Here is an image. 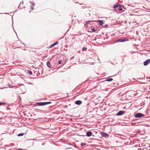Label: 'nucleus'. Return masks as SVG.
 <instances>
[{"label":"nucleus","instance_id":"ddd939ff","mask_svg":"<svg viewBox=\"0 0 150 150\" xmlns=\"http://www.w3.org/2000/svg\"><path fill=\"white\" fill-rule=\"evenodd\" d=\"M87 48L86 47H83L82 48V50L83 51H86L87 50Z\"/></svg>","mask_w":150,"mask_h":150},{"label":"nucleus","instance_id":"f03ea898","mask_svg":"<svg viewBox=\"0 0 150 150\" xmlns=\"http://www.w3.org/2000/svg\"><path fill=\"white\" fill-rule=\"evenodd\" d=\"M128 40H129L127 39H120L117 40L116 42H123Z\"/></svg>","mask_w":150,"mask_h":150},{"label":"nucleus","instance_id":"a211bd4d","mask_svg":"<svg viewBox=\"0 0 150 150\" xmlns=\"http://www.w3.org/2000/svg\"><path fill=\"white\" fill-rule=\"evenodd\" d=\"M92 21H88L86 23V25H88V24H89L90 22H91Z\"/></svg>","mask_w":150,"mask_h":150},{"label":"nucleus","instance_id":"cd10ccee","mask_svg":"<svg viewBox=\"0 0 150 150\" xmlns=\"http://www.w3.org/2000/svg\"><path fill=\"white\" fill-rule=\"evenodd\" d=\"M23 4V1H22V2H21V3H20V4Z\"/></svg>","mask_w":150,"mask_h":150},{"label":"nucleus","instance_id":"aec40b11","mask_svg":"<svg viewBox=\"0 0 150 150\" xmlns=\"http://www.w3.org/2000/svg\"><path fill=\"white\" fill-rule=\"evenodd\" d=\"M55 45H56L55 44V43H54L52 44L51 45V46H50V47H54V46H55Z\"/></svg>","mask_w":150,"mask_h":150},{"label":"nucleus","instance_id":"5701e85b","mask_svg":"<svg viewBox=\"0 0 150 150\" xmlns=\"http://www.w3.org/2000/svg\"><path fill=\"white\" fill-rule=\"evenodd\" d=\"M6 103H1L0 102V106L2 105H4Z\"/></svg>","mask_w":150,"mask_h":150},{"label":"nucleus","instance_id":"2eb2a0df","mask_svg":"<svg viewBox=\"0 0 150 150\" xmlns=\"http://www.w3.org/2000/svg\"><path fill=\"white\" fill-rule=\"evenodd\" d=\"M35 6L34 4H33L32 5H31L30 7V9H31L32 10H33L34 9V6Z\"/></svg>","mask_w":150,"mask_h":150},{"label":"nucleus","instance_id":"2f4dec72","mask_svg":"<svg viewBox=\"0 0 150 150\" xmlns=\"http://www.w3.org/2000/svg\"><path fill=\"white\" fill-rule=\"evenodd\" d=\"M42 145H44V144H43V143H42Z\"/></svg>","mask_w":150,"mask_h":150},{"label":"nucleus","instance_id":"72a5a7b5","mask_svg":"<svg viewBox=\"0 0 150 150\" xmlns=\"http://www.w3.org/2000/svg\"><path fill=\"white\" fill-rule=\"evenodd\" d=\"M30 2L31 4V3H31V2H30Z\"/></svg>","mask_w":150,"mask_h":150},{"label":"nucleus","instance_id":"b1692460","mask_svg":"<svg viewBox=\"0 0 150 150\" xmlns=\"http://www.w3.org/2000/svg\"><path fill=\"white\" fill-rule=\"evenodd\" d=\"M62 62V60H59L58 62V64H60L61 63V62Z\"/></svg>","mask_w":150,"mask_h":150},{"label":"nucleus","instance_id":"39448f33","mask_svg":"<svg viewBox=\"0 0 150 150\" xmlns=\"http://www.w3.org/2000/svg\"><path fill=\"white\" fill-rule=\"evenodd\" d=\"M102 135L103 137H108L109 136L108 134L105 132L102 133Z\"/></svg>","mask_w":150,"mask_h":150},{"label":"nucleus","instance_id":"9d476101","mask_svg":"<svg viewBox=\"0 0 150 150\" xmlns=\"http://www.w3.org/2000/svg\"><path fill=\"white\" fill-rule=\"evenodd\" d=\"M98 22L99 24L102 26L103 25L104 23L103 21L102 20H98Z\"/></svg>","mask_w":150,"mask_h":150},{"label":"nucleus","instance_id":"393cba45","mask_svg":"<svg viewBox=\"0 0 150 150\" xmlns=\"http://www.w3.org/2000/svg\"><path fill=\"white\" fill-rule=\"evenodd\" d=\"M9 87L12 88L13 87V86H11L10 84H9Z\"/></svg>","mask_w":150,"mask_h":150},{"label":"nucleus","instance_id":"6ab92c4d","mask_svg":"<svg viewBox=\"0 0 150 150\" xmlns=\"http://www.w3.org/2000/svg\"><path fill=\"white\" fill-rule=\"evenodd\" d=\"M28 73L30 74V75H31L32 74V71H30V70H28Z\"/></svg>","mask_w":150,"mask_h":150},{"label":"nucleus","instance_id":"c756f323","mask_svg":"<svg viewBox=\"0 0 150 150\" xmlns=\"http://www.w3.org/2000/svg\"><path fill=\"white\" fill-rule=\"evenodd\" d=\"M25 91H23V92H22V93H25Z\"/></svg>","mask_w":150,"mask_h":150},{"label":"nucleus","instance_id":"c85d7f7f","mask_svg":"<svg viewBox=\"0 0 150 150\" xmlns=\"http://www.w3.org/2000/svg\"><path fill=\"white\" fill-rule=\"evenodd\" d=\"M82 8H86V7H84V6H83V7H82Z\"/></svg>","mask_w":150,"mask_h":150},{"label":"nucleus","instance_id":"4be33fe9","mask_svg":"<svg viewBox=\"0 0 150 150\" xmlns=\"http://www.w3.org/2000/svg\"><path fill=\"white\" fill-rule=\"evenodd\" d=\"M86 144L85 143H82L81 144V145L82 146H84Z\"/></svg>","mask_w":150,"mask_h":150},{"label":"nucleus","instance_id":"dca6fc26","mask_svg":"<svg viewBox=\"0 0 150 150\" xmlns=\"http://www.w3.org/2000/svg\"><path fill=\"white\" fill-rule=\"evenodd\" d=\"M117 10L120 11H122V8L120 6L117 9Z\"/></svg>","mask_w":150,"mask_h":150},{"label":"nucleus","instance_id":"473e14b6","mask_svg":"<svg viewBox=\"0 0 150 150\" xmlns=\"http://www.w3.org/2000/svg\"><path fill=\"white\" fill-rule=\"evenodd\" d=\"M69 148H67L66 149H69Z\"/></svg>","mask_w":150,"mask_h":150},{"label":"nucleus","instance_id":"7c9ffc66","mask_svg":"<svg viewBox=\"0 0 150 150\" xmlns=\"http://www.w3.org/2000/svg\"><path fill=\"white\" fill-rule=\"evenodd\" d=\"M115 11H117V10L116 9H115Z\"/></svg>","mask_w":150,"mask_h":150},{"label":"nucleus","instance_id":"4468645a","mask_svg":"<svg viewBox=\"0 0 150 150\" xmlns=\"http://www.w3.org/2000/svg\"><path fill=\"white\" fill-rule=\"evenodd\" d=\"M52 103L51 102H44L45 105L50 104Z\"/></svg>","mask_w":150,"mask_h":150},{"label":"nucleus","instance_id":"1a4fd4ad","mask_svg":"<svg viewBox=\"0 0 150 150\" xmlns=\"http://www.w3.org/2000/svg\"><path fill=\"white\" fill-rule=\"evenodd\" d=\"M120 6V5L118 4L117 3L114 5L113 7L115 8H119Z\"/></svg>","mask_w":150,"mask_h":150},{"label":"nucleus","instance_id":"6e6552de","mask_svg":"<svg viewBox=\"0 0 150 150\" xmlns=\"http://www.w3.org/2000/svg\"><path fill=\"white\" fill-rule=\"evenodd\" d=\"M39 106H42L45 105L44 102H38L36 103Z\"/></svg>","mask_w":150,"mask_h":150},{"label":"nucleus","instance_id":"f257e3e1","mask_svg":"<svg viewBox=\"0 0 150 150\" xmlns=\"http://www.w3.org/2000/svg\"><path fill=\"white\" fill-rule=\"evenodd\" d=\"M145 116V115L141 113H138L135 115V117L136 118H139L143 117Z\"/></svg>","mask_w":150,"mask_h":150},{"label":"nucleus","instance_id":"20e7f679","mask_svg":"<svg viewBox=\"0 0 150 150\" xmlns=\"http://www.w3.org/2000/svg\"><path fill=\"white\" fill-rule=\"evenodd\" d=\"M150 62V59H147L144 62V65L146 66L147 65L149 62Z\"/></svg>","mask_w":150,"mask_h":150},{"label":"nucleus","instance_id":"9b49d317","mask_svg":"<svg viewBox=\"0 0 150 150\" xmlns=\"http://www.w3.org/2000/svg\"><path fill=\"white\" fill-rule=\"evenodd\" d=\"M112 80L113 79L112 78H110L106 79L105 80V81H112Z\"/></svg>","mask_w":150,"mask_h":150},{"label":"nucleus","instance_id":"f8f14e48","mask_svg":"<svg viewBox=\"0 0 150 150\" xmlns=\"http://www.w3.org/2000/svg\"><path fill=\"white\" fill-rule=\"evenodd\" d=\"M50 65H51V64L49 62H47V65L48 67L49 68H50L51 67Z\"/></svg>","mask_w":150,"mask_h":150},{"label":"nucleus","instance_id":"c9c22d12","mask_svg":"<svg viewBox=\"0 0 150 150\" xmlns=\"http://www.w3.org/2000/svg\"><path fill=\"white\" fill-rule=\"evenodd\" d=\"M149 147H150V145H149Z\"/></svg>","mask_w":150,"mask_h":150},{"label":"nucleus","instance_id":"bb28decb","mask_svg":"<svg viewBox=\"0 0 150 150\" xmlns=\"http://www.w3.org/2000/svg\"><path fill=\"white\" fill-rule=\"evenodd\" d=\"M108 25L107 24H106L105 25V26L104 27H108Z\"/></svg>","mask_w":150,"mask_h":150},{"label":"nucleus","instance_id":"f3484780","mask_svg":"<svg viewBox=\"0 0 150 150\" xmlns=\"http://www.w3.org/2000/svg\"><path fill=\"white\" fill-rule=\"evenodd\" d=\"M23 135V133H21L19 134H18V137L22 136Z\"/></svg>","mask_w":150,"mask_h":150},{"label":"nucleus","instance_id":"412c9836","mask_svg":"<svg viewBox=\"0 0 150 150\" xmlns=\"http://www.w3.org/2000/svg\"><path fill=\"white\" fill-rule=\"evenodd\" d=\"M91 30L93 32H95L96 31V30L94 28H91Z\"/></svg>","mask_w":150,"mask_h":150},{"label":"nucleus","instance_id":"0eeeda50","mask_svg":"<svg viewBox=\"0 0 150 150\" xmlns=\"http://www.w3.org/2000/svg\"><path fill=\"white\" fill-rule=\"evenodd\" d=\"M92 133L91 132L88 131L86 133V135H87V136L89 137L91 136L92 135Z\"/></svg>","mask_w":150,"mask_h":150},{"label":"nucleus","instance_id":"e433bc0d","mask_svg":"<svg viewBox=\"0 0 150 150\" xmlns=\"http://www.w3.org/2000/svg\"><path fill=\"white\" fill-rule=\"evenodd\" d=\"M149 150H150V149H149Z\"/></svg>","mask_w":150,"mask_h":150},{"label":"nucleus","instance_id":"a878e982","mask_svg":"<svg viewBox=\"0 0 150 150\" xmlns=\"http://www.w3.org/2000/svg\"><path fill=\"white\" fill-rule=\"evenodd\" d=\"M54 43H55V44L56 45L58 43V42L57 41H56Z\"/></svg>","mask_w":150,"mask_h":150},{"label":"nucleus","instance_id":"7ed1b4c3","mask_svg":"<svg viewBox=\"0 0 150 150\" xmlns=\"http://www.w3.org/2000/svg\"><path fill=\"white\" fill-rule=\"evenodd\" d=\"M125 112L123 111H120L117 113V116L121 115L125 113Z\"/></svg>","mask_w":150,"mask_h":150},{"label":"nucleus","instance_id":"f704fd0d","mask_svg":"<svg viewBox=\"0 0 150 150\" xmlns=\"http://www.w3.org/2000/svg\"><path fill=\"white\" fill-rule=\"evenodd\" d=\"M23 44L24 45H25L24 44V43H23Z\"/></svg>","mask_w":150,"mask_h":150},{"label":"nucleus","instance_id":"423d86ee","mask_svg":"<svg viewBox=\"0 0 150 150\" xmlns=\"http://www.w3.org/2000/svg\"><path fill=\"white\" fill-rule=\"evenodd\" d=\"M82 103V101L80 100H77L76 101L75 103L76 105H80Z\"/></svg>","mask_w":150,"mask_h":150}]
</instances>
